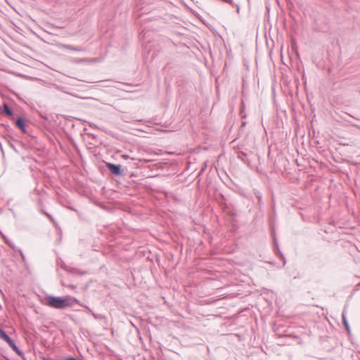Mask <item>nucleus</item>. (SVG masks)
Instances as JSON below:
<instances>
[{"mask_svg":"<svg viewBox=\"0 0 360 360\" xmlns=\"http://www.w3.org/2000/svg\"><path fill=\"white\" fill-rule=\"evenodd\" d=\"M47 305L50 307L63 309L68 307V300L60 297L49 296L47 298Z\"/></svg>","mask_w":360,"mask_h":360,"instance_id":"obj_1","label":"nucleus"},{"mask_svg":"<svg viewBox=\"0 0 360 360\" xmlns=\"http://www.w3.org/2000/svg\"><path fill=\"white\" fill-rule=\"evenodd\" d=\"M0 338L6 341L13 351L20 356L24 358V353L16 346L14 341L0 328Z\"/></svg>","mask_w":360,"mask_h":360,"instance_id":"obj_2","label":"nucleus"},{"mask_svg":"<svg viewBox=\"0 0 360 360\" xmlns=\"http://www.w3.org/2000/svg\"><path fill=\"white\" fill-rule=\"evenodd\" d=\"M106 166L112 174L117 175V176L122 174V169H121L120 165L107 163Z\"/></svg>","mask_w":360,"mask_h":360,"instance_id":"obj_3","label":"nucleus"},{"mask_svg":"<svg viewBox=\"0 0 360 360\" xmlns=\"http://www.w3.org/2000/svg\"><path fill=\"white\" fill-rule=\"evenodd\" d=\"M60 48L73 51L82 52L86 51L85 49L81 47L73 46L70 44H61Z\"/></svg>","mask_w":360,"mask_h":360,"instance_id":"obj_4","label":"nucleus"},{"mask_svg":"<svg viewBox=\"0 0 360 360\" xmlns=\"http://www.w3.org/2000/svg\"><path fill=\"white\" fill-rule=\"evenodd\" d=\"M15 124L22 131V132L26 133V129H25L26 124H25V120L22 117H18L17 120H15Z\"/></svg>","mask_w":360,"mask_h":360,"instance_id":"obj_5","label":"nucleus"},{"mask_svg":"<svg viewBox=\"0 0 360 360\" xmlns=\"http://www.w3.org/2000/svg\"><path fill=\"white\" fill-rule=\"evenodd\" d=\"M4 112L9 117H12L13 115L12 110L9 108L7 103H4L3 104Z\"/></svg>","mask_w":360,"mask_h":360,"instance_id":"obj_6","label":"nucleus"},{"mask_svg":"<svg viewBox=\"0 0 360 360\" xmlns=\"http://www.w3.org/2000/svg\"><path fill=\"white\" fill-rule=\"evenodd\" d=\"M342 316L344 326H345V328L347 329V330L348 332H349L350 331L349 326V323H348L347 318H346V314H345V310L342 312Z\"/></svg>","mask_w":360,"mask_h":360,"instance_id":"obj_7","label":"nucleus"},{"mask_svg":"<svg viewBox=\"0 0 360 360\" xmlns=\"http://www.w3.org/2000/svg\"><path fill=\"white\" fill-rule=\"evenodd\" d=\"M77 63H84V62H96L98 61V59L97 58H94V59H87V58H79V59H77L75 60Z\"/></svg>","mask_w":360,"mask_h":360,"instance_id":"obj_8","label":"nucleus"},{"mask_svg":"<svg viewBox=\"0 0 360 360\" xmlns=\"http://www.w3.org/2000/svg\"><path fill=\"white\" fill-rule=\"evenodd\" d=\"M238 157L241 159L243 162H245V158L247 157V154L243 151H239L238 153Z\"/></svg>","mask_w":360,"mask_h":360,"instance_id":"obj_9","label":"nucleus"},{"mask_svg":"<svg viewBox=\"0 0 360 360\" xmlns=\"http://www.w3.org/2000/svg\"><path fill=\"white\" fill-rule=\"evenodd\" d=\"M92 316H94V318L95 319H105V317L101 314H96L95 313H92Z\"/></svg>","mask_w":360,"mask_h":360,"instance_id":"obj_10","label":"nucleus"},{"mask_svg":"<svg viewBox=\"0 0 360 360\" xmlns=\"http://www.w3.org/2000/svg\"><path fill=\"white\" fill-rule=\"evenodd\" d=\"M41 212L46 215L48 218H49L52 221H53V218L51 217V215H50L49 213H47L46 212L44 211V210H41Z\"/></svg>","mask_w":360,"mask_h":360,"instance_id":"obj_11","label":"nucleus"},{"mask_svg":"<svg viewBox=\"0 0 360 360\" xmlns=\"http://www.w3.org/2000/svg\"><path fill=\"white\" fill-rule=\"evenodd\" d=\"M224 2L232 4V0H222Z\"/></svg>","mask_w":360,"mask_h":360,"instance_id":"obj_12","label":"nucleus"},{"mask_svg":"<svg viewBox=\"0 0 360 360\" xmlns=\"http://www.w3.org/2000/svg\"><path fill=\"white\" fill-rule=\"evenodd\" d=\"M0 148L2 149L1 143H0Z\"/></svg>","mask_w":360,"mask_h":360,"instance_id":"obj_13","label":"nucleus"}]
</instances>
